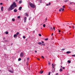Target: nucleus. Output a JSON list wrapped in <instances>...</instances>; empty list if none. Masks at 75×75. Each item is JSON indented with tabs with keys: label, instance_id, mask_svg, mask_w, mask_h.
Instances as JSON below:
<instances>
[{
	"label": "nucleus",
	"instance_id": "nucleus-1",
	"mask_svg": "<svg viewBox=\"0 0 75 75\" xmlns=\"http://www.w3.org/2000/svg\"><path fill=\"white\" fill-rule=\"evenodd\" d=\"M17 7V5H16V3L14 2L8 8V11H11L12 10L14 9V8Z\"/></svg>",
	"mask_w": 75,
	"mask_h": 75
},
{
	"label": "nucleus",
	"instance_id": "nucleus-2",
	"mask_svg": "<svg viewBox=\"0 0 75 75\" xmlns=\"http://www.w3.org/2000/svg\"><path fill=\"white\" fill-rule=\"evenodd\" d=\"M29 4L30 7H32V8H34L35 7V5L31 3H29Z\"/></svg>",
	"mask_w": 75,
	"mask_h": 75
},
{
	"label": "nucleus",
	"instance_id": "nucleus-3",
	"mask_svg": "<svg viewBox=\"0 0 75 75\" xmlns=\"http://www.w3.org/2000/svg\"><path fill=\"white\" fill-rule=\"evenodd\" d=\"M64 10V8H61L59 10V11H63Z\"/></svg>",
	"mask_w": 75,
	"mask_h": 75
},
{
	"label": "nucleus",
	"instance_id": "nucleus-4",
	"mask_svg": "<svg viewBox=\"0 0 75 75\" xmlns=\"http://www.w3.org/2000/svg\"><path fill=\"white\" fill-rule=\"evenodd\" d=\"M42 43L41 44V45H44V46H45V44H44V42L42 41Z\"/></svg>",
	"mask_w": 75,
	"mask_h": 75
},
{
	"label": "nucleus",
	"instance_id": "nucleus-5",
	"mask_svg": "<svg viewBox=\"0 0 75 75\" xmlns=\"http://www.w3.org/2000/svg\"><path fill=\"white\" fill-rule=\"evenodd\" d=\"M20 56H21V57H23L24 56V54H23V52L21 53L20 54Z\"/></svg>",
	"mask_w": 75,
	"mask_h": 75
},
{
	"label": "nucleus",
	"instance_id": "nucleus-6",
	"mask_svg": "<svg viewBox=\"0 0 75 75\" xmlns=\"http://www.w3.org/2000/svg\"><path fill=\"white\" fill-rule=\"evenodd\" d=\"M26 20H27V17H25L24 18V21L25 23L26 22Z\"/></svg>",
	"mask_w": 75,
	"mask_h": 75
},
{
	"label": "nucleus",
	"instance_id": "nucleus-7",
	"mask_svg": "<svg viewBox=\"0 0 75 75\" xmlns=\"http://www.w3.org/2000/svg\"><path fill=\"white\" fill-rule=\"evenodd\" d=\"M9 72H11V73H13L14 72L13 71L11 70H9Z\"/></svg>",
	"mask_w": 75,
	"mask_h": 75
},
{
	"label": "nucleus",
	"instance_id": "nucleus-8",
	"mask_svg": "<svg viewBox=\"0 0 75 75\" xmlns=\"http://www.w3.org/2000/svg\"><path fill=\"white\" fill-rule=\"evenodd\" d=\"M25 16H27V17H28V13H26L25 14Z\"/></svg>",
	"mask_w": 75,
	"mask_h": 75
},
{
	"label": "nucleus",
	"instance_id": "nucleus-9",
	"mask_svg": "<svg viewBox=\"0 0 75 75\" xmlns=\"http://www.w3.org/2000/svg\"><path fill=\"white\" fill-rule=\"evenodd\" d=\"M14 12L16 13V12H17V10L16 9H15L14 10Z\"/></svg>",
	"mask_w": 75,
	"mask_h": 75
},
{
	"label": "nucleus",
	"instance_id": "nucleus-10",
	"mask_svg": "<svg viewBox=\"0 0 75 75\" xmlns=\"http://www.w3.org/2000/svg\"><path fill=\"white\" fill-rule=\"evenodd\" d=\"M13 37L14 38L16 37H17V35L16 34H15V35H14Z\"/></svg>",
	"mask_w": 75,
	"mask_h": 75
},
{
	"label": "nucleus",
	"instance_id": "nucleus-11",
	"mask_svg": "<svg viewBox=\"0 0 75 75\" xmlns=\"http://www.w3.org/2000/svg\"><path fill=\"white\" fill-rule=\"evenodd\" d=\"M3 6L1 7V11H3Z\"/></svg>",
	"mask_w": 75,
	"mask_h": 75
},
{
	"label": "nucleus",
	"instance_id": "nucleus-12",
	"mask_svg": "<svg viewBox=\"0 0 75 75\" xmlns=\"http://www.w3.org/2000/svg\"><path fill=\"white\" fill-rule=\"evenodd\" d=\"M67 54H70L71 53V52L70 51H67L66 52Z\"/></svg>",
	"mask_w": 75,
	"mask_h": 75
},
{
	"label": "nucleus",
	"instance_id": "nucleus-13",
	"mask_svg": "<svg viewBox=\"0 0 75 75\" xmlns=\"http://www.w3.org/2000/svg\"><path fill=\"white\" fill-rule=\"evenodd\" d=\"M22 8V7H20L19 8V10H21V9Z\"/></svg>",
	"mask_w": 75,
	"mask_h": 75
},
{
	"label": "nucleus",
	"instance_id": "nucleus-14",
	"mask_svg": "<svg viewBox=\"0 0 75 75\" xmlns=\"http://www.w3.org/2000/svg\"><path fill=\"white\" fill-rule=\"evenodd\" d=\"M52 68H54V67H55V65H53V64H52Z\"/></svg>",
	"mask_w": 75,
	"mask_h": 75
},
{
	"label": "nucleus",
	"instance_id": "nucleus-15",
	"mask_svg": "<svg viewBox=\"0 0 75 75\" xmlns=\"http://www.w3.org/2000/svg\"><path fill=\"white\" fill-rule=\"evenodd\" d=\"M60 72H62V68H61L59 70Z\"/></svg>",
	"mask_w": 75,
	"mask_h": 75
},
{
	"label": "nucleus",
	"instance_id": "nucleus-16",
	"mask_svg": "<svg viewBox=\"0 0 75 75\" xmlns=\"http://www.w3.org/2000/svg\"><path fill=\"white\" fill-rule=\"evenodd\" d=\"M21 58H19L18 59V61H21Z\"/></svg>",
	"mask_w": 75,
	"mask_h": 75
},
{
	"label": "nucleus",
	"instance_id": "nucleus-17",
	"mask_svg": "<svg viewBox=\"0 0 75 75\" xmlns=\"http://www.w3.org/2000/svg\"><path fill=\"white\" fill-rule=\"evenodd\" d=\"M50 30H51V31H52V30H53V28H52L51 27L50 28Z\"/></svg>",
	"mask_w": 75,
	"mask_h": 75
},
{
	"label": "nucleus",
	"instance_id": "nucleus-18",
	"mask_svg": "<svg viewBox=\"0 0 75 75\" xmlns=\"http://www.w3.org/2000/svg\"><path fill=\"white\" fill-rule=\"evenodd\" d=\"M38 44H39V45H40L42 44V43L41 42H39L38 43Z\"/></svg>",
	"mask_w": 75,
	"mask_h": 75
},
{
	"label": "nucleus",
	"instance_id": "nucleus-19",
	"mask_svg": "<svg viewBox=\"0 0 75 75\" xmlns=\"http://www.w3.org/2000/svg\"><path fill=\"white\" fill-rule=\"evenodd\" d=\"M29 59H30L28 57L27 58V60L28 62V61H29Z\"/></svg>",
	"mask_w": 75,
	"mask_h": 75
},
{
	"label": "nucleus",
	"instance_id": "nucleus-20",
	"mask_svg": "<svg viewBox=\"0 0 75 75\" xmlns=\"http://www.w3.org/2000/svg\"><path fill=\"white\" fill-rule=\"evenodd\" d=\"M20 34V33L18 32L16 33V35H18V34Z\"/></svg>",
	"mask_w": 75,
	"mask_h": 75
},
{
	"label": "nucleus",
	"instance_id": "nucleus-21",
	"mask_svg": "<svg viewBox=\"0 0 75 75\" xmlns=\"http://www.w3.org/2000/svg\"><path fill=\"white\" fill-rule=\"evenodd\" d=\"M43 71H41L40 72V74H42V73H43Z\"/></svg>",
	"mask_w": 75,
	"mask_h": 75
},
{
	"label": "nucleus",
	"instance_id": "nucleus-22",
	"mask_svg": "<svg viewBox=\"0 0 75 75\" xmlns=\"http://www.w3.org/2000/svg\"><path fill=\"white\" fill-rule=\"evenodd\" d=\"M68 63H71V61H70V60H68Z\"/></svg>",
	"mask_w": 75,
	"mask_h": 75
},
{
	"label": "nucleus",
	"instance_id": "nucleus-23",
	"mask_svg": "<svg viewBox=\"0 0 75 75\" xmlns=\"http://www.w3.org/2000/svg\"><path fill=\"white\" fill-rule=\"evenodd\" d=\"M43 27H45V24H44L43 25Z\"/></svg>",
	"mask_w": 75,
	"mask_h": 75
},
{
	"label": "nucleus",
	"instance_id": "nucleus-24",
	"mask_svg": "<svg viewBox=\"0 0 75 75\" xmlns=\"http://www.w3.org/2000/svg\"><path fill=\"white\" fill-rule=\"evenodd\" d=\"M12 20L13 21H15V19L14 18H13Z\"/></svg>",
	"mask_w": 75,
	"mask_h": 75
},
{
	"label": "nucleus",
	"instance_id": "nucleus-25",
	"mask_svg": "<svg viewBox=\"0 0 75 75\" xmlns=\"http://www.w3.org/2000/svg\"><path fill=\"white\" fill-rule=\"evenodd\" d=\"M48 40V38H46L45 39V41H47V40Z\"/></svg>",
	"mask_w": 75,
	"mask_h": 75
},
{
	"label": "nucleus",
	"instance_id": "nucleus-26",
	"mask_svg": "<svg viewBox=\"0 0 75 75\" xmlns=\"http://www.w3.org/2000/svg\"><path fill=\"white\" fill-rule=\"evenodd\" d=\"M22 1H19V3L20 4H21V3H22Z\"/></svg>",
	"mask_w": 75,
	"mask_h": 75
},
{
	"label": "nucleus",
	"instance_id": "nucleus-27",
	"mask_svg": "<svg viewBox=\"0 0 75 75\" xmlns=\"http://www.w3.org/2000/svg\"><path fill=\"white\" fill-rule=\"evenodd\" d=\"M39 36H40V37H41V35L40 34H39Z\"/></svg>",
	"mask_w": 75,
	"mask_h": 75
},
{
	"label": "nucleus",
	"instance_id": "nucleus-28",
	"mask_svg": "<svg viewBox=\"0 0 75 75\" xmlns=\"http://www.w3.org/2000/svg\"><path fill=\"white\" fill-rule=\"evenodd\" d=\"M17 18H20V16H18Z\"/></svg>",
	"mask_w": 75,
	"mask_h": 75
},
{
	"label": "nucleus",
	"instance_id": "nucleus-29",
	"mask_svg": "<svg viewBox=\"0 0 75 75\" xmlns=\"http://www.w3.org/2000/svg\"><path fill=\"white\" fill-rule=\"evenodd\" d=\"M6 34H8V32H6Z\"/></svg>",
	"mask_w": 75,
	"mask_h": 75
},
{
	"label": "nucleus",
	"instance_id": "nucleus-30",
	"mask_svg": "<svg viewBox=\"0 0 75 75\" xmlns=\"http://www.w3.org/2000/svg\"><path fill=\"white\" fill-rule=\"evenodd\" d=\"M23 38H25V36H23Z\"/></svg>",
	"mask_w": 75,
	"mask_h": 75
},
{
	"label": "nucleus",
	"instance_id": "nucleus-31",
	"mask_svg": "<svg viewBox=\"0 0 75 75\" xmlns=\"http://www.w3.org/2000/svg\"><path fill=\"white\" fill-rule=\"evenodd\" d=\"M72 56V57H75V54L73 55Z\"/></svg>",
	"mask_w": 75,
	"mask_h": 75
},
{
	"label": "nucleus",
	"instance_id": "nucleus-32",
	"mask_svg": "<svg viewBox=\"0 0 75 75\" xmlns=\"http://www.w3.org/2000/svg\"><path fill=\"white\" fill-rule=\"evenodd\" d=\"M42 58H43V59H44V57L42 56Z\"/></svg>",
	"mask_w": 75,
	"mask_h": 75
},
{
	"label": "nucleus",
	"instance_id": "nucleus-33",
	"mask_svg": "<svg viewBox=\"0 0 75 75\" xmlns=\"http://www.w3.org/2000/svg\"><path fill=\"white\" fill-rule=\"evenodd\" d=\"M72 27L74 28V26H72Z\"/></svg>",
	"mask_w": 75,
	"mask_h": 75
},
{
	"label": "nucleus",
	"instance_id": "nucleus-34",
	"mask_svg": "<svg viewBox=\"0 0 75 75\" xmlns=\"http://www.w3.org/2000/svg\"><path fill=\"white\" fill-rule=\"evenodd\" d=\"M64 50H65V49H63L62 50V51H64Z\"/></svg>",
	"mask_w": 75,
	"mask_h": 75
},
{
	"label": "nucleus",
	"instance_id": "nucleus-35",
	"mask_svg": "<svg viewBox=\"0 0 75 75\" xmlns=\"http://www.w3.org/2000/svg\"><path fill=\"white\" fill-rule=\"evenodd\" d=\"M50 4H51V3L50 2L49 4V6H50Z\"/></svg>",
	"mask_w": 75,
	"mask_h": 75
},
{
	"label": "nucleus",
	"instance_id": "nucleus-36",
	"mask_svg": "<svg viewBox=\"0 0 75 75\" xmlns=\"http://www.w3.org/2000/svg\"><path fill=\"white\" fill-rule=\"evenodd\" d=\"M53 28L54 31H55V27H54Z\"/></svg>",
	"mask_w": 75,
	"mask_h": 75
},
{
	"label": "nucleus",
	"instance_id": "nucleus-37",
	"mask_svg": "<svg viewBox=\"0 0 75 75\" xmlns=\"http://www.w3.org/2000/svg\"><path fill=\"white\" fill-rule=\"evenodd\" d=\"M67 1H67V0H66V1H64V2H67Z\"/></svg>",
	"mask_w": 75,
	"mask_h": 75
},
{
	"label": "nucleus",
	"instance_id": "nucleus-38",
	"mask_svg": "<svg viewBox=\"0 0 75 75\" xmlns=\"http://www.w3.org/2000/svg\"><path fill=\"white\" fill-rule=\"evenodd\" d=\"M48 64L49 65H50V64H51V63H50V62H49V63H48Z\"/></svg>",
	"mask_w": 75,
	"mask_h": 75
},
{
	"label": "nucleus",
	"instance_id": "nucleus-39",
	"mask_svg": "<svg viewBox=\"0 0 75 75\" xmlns=\"http://www.w3.org/2000/svg\"><path fill=\"white\" fill-rule=\"evenodd\" d=\"M48 75H50V72H49Z\"/></svg>",
	"mask_w": 75,
	"mask_h": 75
},
{
	"label": "nucleus",
	"instance_id": "nucleus-40",
	"mask_svg": "<svg viewBox=\"0 0 75 75\" xmlns=\"http://www.w3.org/2000/svg\"><path fill=\"white\" fill-rule=\"evenodd\" d=\"M2 4H3V3H0V5H2Z\"/></svg>",
	"mask_w": 75,
	"mask_h": 75
},
{
	"label": "nucleus",
	"instance_id": "nucleus-41",
	"mask_svg": "<svg viewBox=\"0 0 75 75\" xmlns=\"http://www.w3.org/2000/svg\"><path fill=\"white\" fill-rule=\"evenodd\" d=\"M63 8H65V6H63Z\"/></svg>",
	"mask_w": 75,
	"mask_h": 75
},
{
	"label": "nucleus",
	"instance_id": "nucleus-42",
	"mask_svg": "<svg viewBox=\"0 0 75 75\" xmlns=\"http://www.w3.org/2000/svg\"><path fill=\"white\" fill-rule=\"evenodd\" d=\"M45 20H46V21H47V18H46L45 19Z\"/></svg>",
	"mask_w": 75,
	"mask_h": 75
},
{
	"label": "nucleus",
	"instance_id": "nucleus-43",
	"mask_svg": "<svg viewBox=\"0 0 75 75\" xmlns=\"http://www.w3.org/2000/svg\"><path fill=\"white\" fill-rule=\"evenodd\" d=\"M62 69H65V67H63L62 68Z\"/></svg>",
	"mask_w": 75,
	"mask_h": 75
},
{
	"label": "nucleus",
	"instance_id": "nucleus-44",
	"mask_svg": "<svg viewBox=\"0 0 75 75\" xmlns=\"http://www.w3.org/2000/svg\"><path fill=\"white\" fill-rule=\"evenodd\" d=\"M54 35V34L53 33H52V36Z\"/></svg>",
	"mask_w": 75,
	"mask_h": 75
},
{
	"label": "nucleus",
	"instance_id": "nucleus-45",
	"mask_svg": "<svg viewBox=\"0 0 75 75\" xmlns=\"http://www.w3.org/2000/svg\"><path fill=\"white\" fill-rule=\"evenodd\" d=\"M37 59H38V60H40V59H39V58H38Z\"/></svg>",
	"mask_w": 75,
	"mask_h": 75
},
{
	"label": "nucleus",
	"instance_id": "nucleus-46",
	"mask_svg": "<svg viewBox=\"0 0 75 75\" xmlns=\"http://www.w3.org/2000/svg\"><path fill=\"white\" fill-rule=\"evenodd\" d=\"M58 31L59 33H60V32H61V31H60V30H59Z\"/></svg>",
	"mask_w": 75,
	"mask_h": 75
},
{
	"label": "nucleus",
	"instance_id": "nucleus-47",
	"mask_svg": "<svg viewBox=\"0 0 75 75\" xmlns=\"http://www.w3.org/2000/svg\"><path fill=\"white\" fill-rule=\"evenodd\" d=\"M46 6H49V4H46Z\"/></svg>",
	"mask_w": 75,
	"mask_h": 75
},
{
	"label": "nucleus",
	"instance_id": "nucleus-48",
	"mask_svg": "<svg viewBox=\"0 0 75 75\" xmlns=\"http://www.w3.org/2000/svg\"><path fill=\"white\" fill-rule=\"evenodd\" d=\"M69 28H71V26H69Z\"/></svg>",
	"mask_w": 75,
	"mask_h": 75
},
{
	"label": "nucleus",
	"instance_id": "nucleus-49",
	"mask_svg": "<svg viewBox=\"0 0 75 75\" xmlns=\"http://www.w3.org/2000/svg\"><path fill=\"white\" fill-rule=\"evenodd\" d=\"M58 75V73H57L56 74V75Z\"/></svg>",
	"mask_w": 75,
	"mask_h": 75
},
{
	"label": "nucleus",
	"instance_id": "nucleus-50",
	"mask_svg": "<svg viewBox=\"0 0 75 75\" xmlns=\"http://www.w3.org/2000/svg\"><path fill=\"white\" fill-rule=\"evenodd\" d=\"M35 52H37V51L35 50Z\"/></svg>",
	"mask_w": 75,
	"mask_h": 75
},
{
	"label": "nucleus",
	"instance_id": "nucleus-51",
	"mask_svg": "<svg viewBox=\"0 0 75 75\" xmlns=\"http://www.w3.org/2000/svg\"><path fill=\"white\" fill-rule=\"evenodd\" d=\"M35 33V31H33V33Z\"/></svg>",
	"mask_w": 75,
	"mask_h": 75
},
{
	"label": "nucleus",
	"instance_id": "nucleus-52",
	"mask_svg": "<svg viewBox=\"0 0 75 75\" xmlns=\"http://www.w3.org/2000/svg\"><path fill=\"white\" fill-rule=\"evenodd\" d=\"M5 38H4V40H5Z\"/></svg>",
	"mask_w": 75,
	"mask_h": 75
},
{
	"label": "nucleus",
	"instance_id": "nucleus-53",
	"mask_svg": "<svg viewBox=\"0 0 75 75\" xmlns=\"http://www.w3.org/2000/svg\"><path fill=\"white\" fill-rule=\"evenodd\" d=\"M16 1H18V0H16Z\"/></svg>",
	"mask_w": 75,
	"mask_h": 75
},
{
	"label": "nucleus",
	"instance_id": "nucleus-54",
	"mask_svg": "<svg viewBox=\"0 0 75 75\" xmlns=\"http://www.w3.org/2000/svg\"><path fill=\"white\" fill-rule=\"evenodd\" d=\"M11 45H13V43L11 44Z\"/></svg>",
	"mask_w": 75,
	"mask_h": 75
},
{
	"label": "nucleus",
	"instance_id": "nucleus-55",
	"mask_svg": "<svg viewBox=\"0 0 75 75\" xmlns=\"http://www.w3.org/2000/svg\"><path fill=\"white\" fill-rule=\"evenodd\" d=\"M61 67L62 68V66H61Z\"/></svg>",
	"mask_w": 75,
	"mask_h": 75
},
{
	"label": "nucleus",
	"instance_id": "nucleus-56",
	"mask_svg": "<svg viewBox=\"0 0 75 75\" xmlns=\"http://www.w3.org/2000/svg\"><path fill=\"white\" fill-rule=\"evenodd\" d=\"M62 33H64V32H62Z\"/></svg>",
	"mask_w": 75,
	"mask_h": 75
},
{
	"label": "nucleus",
	"instance_id": "nucleus-57",
	"mask_svg": "<svg viewBox=\"0 0 75 75\" xmlns=\"http://www.w3.org/2000/svg\"><path fill=\"white\" fill-rule=\"evenodd\" d=\"M74 24V25H75V24Z\"/></svg>",
	"mask_w": 75,
	"mask_h": 75
},
{
	"label": "nucleus",
	"instance_id": "nucleus-58",
	"mask_svg": "<svg viewBox=\"0 0 75 75\" xmlns=\"http://www.w3.org/2000/svg\"><path fill=\"white\" fill-rule=\"evenodd\" d=\"M42 28H41V29H42Z\"/></svg>",
	"mask_w": 75,
	"mask_h": 75
},
{
	"label": "nucleus",
	"instance_id": "nucleus-59",
	"mask_svg": "<svg viewBox=\"0 0 75 75\" xmlns=\"http://www.w3.org/2000/svg\"><path fill=\"white\" fill-rule=\"evenodd\" d=\"M71 24H72V23H71Z\"/></svg>",
	"mask_w": 75,
	"mask_h": 75
},
{
	"label": "nucleus",
	"instance_id": "nucleus-60",
	"mask_svg": "<svg viewBox=\"0 0 75 75\" xmlns=\"http://www.w3.org/2000/svg\"><path fill=\"white\" fill-rule=\"evenodd\" d=\"M70 34H71V33H70Z\"/></svg>",
	"mask_w": 75,
	"mask_h": 75
},
{
	"label": "nucleus",
	"instance_id": "nucleus-61",
	"mask_svg": "<svg viewBox=\"0 0 75 75\" xmlns=\"http://www.w3.org/2000/svg\"><path fill=\"white\" fill-rule=\"evenodd\" d=\"M45 22H46V21H45Z\"/></svg>",
	"mask_w": 75,
	"mask_h": 75
},
{
	"label": "nucleus",
	"instance_id": "nucleus-62",
	"mask_svg": "<svg viewBox=\"0 0 75 75\" xmlns=\"http://www.w3.org/2000/svg\"><path fill=\"white\" fill-rule=\"evenodd\" d=\"M29 20H30V19H29Z\"/></svg>",
	"mask_w": 75,
	"mask_h": 75
},
{
	"label": "nucleus",
	"instance_id": "nucleus-63",
	"mask_svg": "<svg viewBox=\"0 0 75 75\" xmlns=\"http://www.w3.org/2000/svg\"><path fill=\"white\" fill-rule=\"evenodd\" d=\"M70 4H71V3H70Z\"/></svg>",
	"mask_w": 75,
	"mask_h": 75
},
{
	"label": "nucleus",
	"instance_id": "nucleus-64",
	"mask_svg": "<svg viewBox=\"0 0 75 75\" xmlns=\"http://www.w3.org/2000/svg\"><path fill=\"white\" fill-rule=\"evenodd\" d=\"M59 34H60V33H59Z\"/></svg>",
	"mask_w": 75,
	"mask_h": 75
}]
</instances>
